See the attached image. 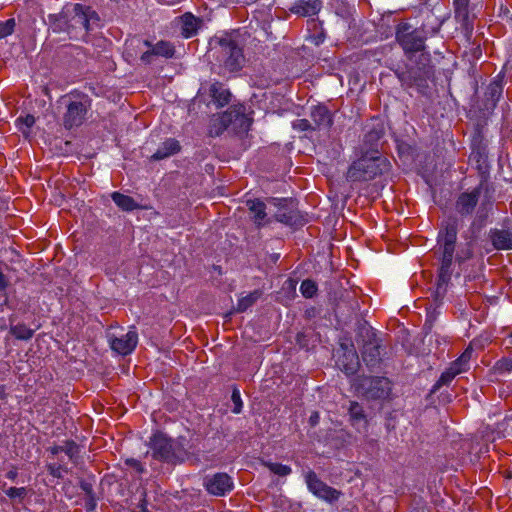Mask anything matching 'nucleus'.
Wrapping results in <instances>:
<instances>
[{"label":"nucleus","mask_w":512,"mask_h":512,"mask_svg":"<svg viewBox=\"0 0 512 512\" xmlns=\"http://www.w3.org/2000/svg\"><path fill=\"white\" fill-rule=\"evenodd\" d=\"M458 227V220L454 217H450L442 222L437 235L435 254L440 261L437 281L438 289L442 286H446L450 281L452 276L451 267L454 259L461 264L471 259L473 256L471 244H467L465 248L460 249L456 253Z\"/></svg>","instance_id":"obj_1"},{"label":"nucleus","mask_w":512,"mask_h":512,"mask_svg":"<svg viewBox=\"0 0 512 512\" xmlns=\"http://www.w3.org/2000/svg\"><path fill=\"white\" fill-rule=\"evenodd\" d=\"M391 167L389 160L377 150L367 151L349 166L346 178L353 182L371 181L387 172Z\"/></svg>","instance_id":"obj_2"},{"label":"nucleus","mask_w":512,"mask_h":512,"mask_svg":"<svg viewBox=\"0 0 512 512\" xmlns=\"http://www.w3.org/2000/svg\"><path fill=\"white\" fill-rule=\"evenodd\" d=\"M395 39L408 59H412L415 53L421 52L420 59L430 62V54L424 53L426 35L422 29L414 28L408 22H400L395 29Z\"/></svg>","instance_id":"obj_3"},{"label":"nucleus","mask_w":512,"mask_h":512,"mask_svg":"<svg viewBox=\"0 0 512 512\" xmlns=\"http://www.w3.org/2000/svg\"><path fill=\"white\" fill-rule=\"evenodd\" d=\"M91 108V99L83 93H71L68 97L66 111L62 122L65 129L71 130L80 127L86 120Z\"/></svg>","instance_id":"obj_4"},{"label":"nucleus","mask_w":512,"mask_h":512,"mask_svg":"<svg viewBox=\"0 0 512 512\" xmlns=\"http://www.w3.org/2000/svg\"><path fill=\"white\" fill-rule=\"evenodd\" d=\"M218 44L219 58L224 68L229 72L241 70L245 63V56L243 47L240 45L238 39L232 34H226L219 39Z\"/></svg>","instance_id":"obj_5"},{"label":"nucleus","mask_w":512,"mask_h":512,"mask_svg":"<svg viewBox=\"0 0 512 512\" xmlns=\"http://www.w3.org/2000/svg\"><path fill=\"white\" fill-rule=\"evenodd\" d=\"M305 482L308 490L317 498L334 503L342 496V492L322 481L313 470L305 474Z\"/></svg>","instance_id":"obj_6"},{"label":"nucleus","mask_w":512,"mask_h":512,"mask_svg":"<svg viewBox=\"0 0 512 512\" xmlns=\"http://www.w3.org/2000/svg\"><path fill=\"white\" fill-rule=\"evenodd\" d=\"M152 457L163 462H174L178 457L175 442L161 432L153 434L150 439Z\"/></svg>","instance_id":"obj_7"},{"label":"nucleus","mask_w":512,"mask_h":512,"mask_svg":"<svg viewBox=\"0 0 512 512\" xmlns=\"http://www.w3.org/2000/svg\"><path fill=\"white\" fill-rule=\"evenodd\" d=\"M482 191L483 182H481L472 191L462 192L461 194H459L455 202V209L457 213H459L461 216L472 215L479 202V197Z\"/></svg>","instance_id":"obj_8"},{"label":"nucleus","mask_w":512,"mask_h":512,"mask_svg":"<svg viewBox=\"0 0 512 512\" xmlns=\"http://www.w3.org/2000/svg\"><path fill=\"white\" fill-rule=\"evenodd\" d=\"M110 347L116 353L126 356L134 351L138 343V334L135 327L131 329L121 337H112L109 341Z\"/></svg>","instance_id":"obj_9"},{"label":"nucleus","mask_w":512,"mask_h":512,"mask_svg":"<svg viewBox=\"0 0 512 512\" xmlns=\"http://www.w3.org/2000/svg\"><path fill=\"white\" fill-rule=\"evenodd\" d=\"M310 118L314 130H329L334 124V115L328 107L319 103L311 107Z\"/></svg>","instance_id":"obj_10"},{"label":"nucleus","mask_w":512,"mask_h":512,"mask_svg":"<svg viewBox=\"0 0 512 512\" xmlns=\"http://www.w3.org/2000/svg\"><path fill=\"white\" fill-rule=\"evenodd\" d=\"M204 486L214 496H224L233 489V481L226 473H216L205 480Z\"/></svg>","instance_id":"obj_11"},{"label":"nucleus","mask_w":512,"mask_h":512,"mask_svg":"<svg viewBox=\"0 0 512 512\" xmlns=\"http://www.w3.org/2000/svg\"><path fill=\"white\" fill-rule=\"evenodd\" d=\"M469 2L470 0H453L455 19L465 31H472L473 29V18L469 12Z\"/></svg>","instance_id":"obj_12"},{"label":"nucleus","mask_w":512,"mask_h":512,"mask_svg":"<svg viewBox=\"0 0 512 512\" xmlns=\"http://www.w3.org/2000/svg\"><path fill=\"white\" fill-rule=\"evenodd\" d=\"M232 112L225 111L212 115L209 122L208 134L211 137L220 136L231 124Z\"/></svg>","instance_id":"obj_13"},{"label":"nucleus","mask_w":512,"mask_h":512,"mask_svg":"<svg viewBox=\"0 0 512 512\" xmlns=\"http://www.w3.org/2000/svg\"><path fill=\"white\" fill-rule=\"evenodd\" d=\"M391 390L390 381L385 377H372L369 380L367 395L372 399L386 398Z\"/></svg>","instance_id":"obj_14"},{"label":"nucleus","mask_w":512,"mask_h":512,"mask_svg":"<svg viewBox=\"0 0 512 512\" xmlns=\"http://www.w3.org/2000/svg\"><path fill=\"white\" fill-rule=\"evenodd\" d=\"M321 7V0H297L290 8V11L296 15L306 17L318 14Z\"/></svg>","instance_id":"obj_15"},{"label":"nucleus","mask_w":512,"mask_h":512,"mask_svg":"<svg viewBox=\"0 0 512 512\" xmlns=\"http://www.w3.org/2000/svg\"><path fill=\"white\" fill-rule=\"evenodd\" d=\"M489 237L495 249L512 250V232L510 230L492 229Z\"/></svg>","instance_id":"obj_16"},{"label":"nucleus","mask_w":512,"mask_h":512,"mask_svg":"<svg viewBox=\"0 0 512 512\" xmlns=\"http://www.w3.org/2000/svg\"><path fill=\"white\" fill-rule=\"evenodd\" d=\"M181 34L185 38L195 36L202 25V19L195 17L192 13L187 12L181 16Z\"/></svg>","instance_id":"obj_17"},{"label":"nucleus","mask_w":512,"mask_h":512,"mask_svg":"<svg viewBox=\"0 0 512 512\" xmlns=\"http://www.w3.org/2000/svg\"><path fill=\"white\" fill-rule=\"evenodd\" d=\"M209 94L217 107H224L231 100V93L220 82H214L210 85Z\"/></svg>","instance_id":"obj_18"},{"label":"nucleus","mask_w":512,"mask_h":512,"mask_svg":"<svg viewBox=\"0 0 512 512\" xmlns=\"http://www.w3.org/2000/svg\"><path fill=\"white\" fill-rule=\"evenodd\" d=\"M338 365L346 375H354L360 366L356 351H347L338 359Z\"/></svg>","instance_id":"obj_19"},{"label":"nucleus","mask_w":512,"mask_h":512,"mask_svg":"<svg viewBox=\"0 0 512 512\" xmlns=\"http://www.w3.org/2000/svg\"><path fill=\"white\" fill-rule=\"evenodd\" d=\"M181 149L179 142L176 139H167L151 156L152 160L158 161L177 154Z\"/></svg>","instance_id":"obj_20"},{"label":"nucleus","mask_w":512,"mask_h":512,"mask_svg":"<svg viewBox=\"0 0 512 512\" xmlns=\"http://www.w3.org/2000/svg\"><path fill=\"white\" fill-rule=\"evenodd\" d=\"M361 353L363 360L367 364L373 365L379 361L380 346L375 339L370 340L363 345Z\"/></svg>","instance_id":"obj_21"},{"label":"nucleus","mask_w":512,"mask_h":512,"mask_svg":"<svg viewBox=\"0 0 512 512\" xmlns=\"http://www.w3.org/2000/svg\"><path fill=\"white\" fill-rule=\"evenodd\" d=\"M146 46L152 47V44L149 41L144 42ZM154 54L155 56H160L164 58H172L175 54V48L173 44L169 41H159L154 46Z\"/></svg>","instance_id":"obj_22"},{"label":"nucleus","mask_w":512,"mask_h":512,"mask_svg":"<svg viewBox=\"0 0 512 512\" xmlns=\"http://www.w3.org/2000/svg\"><path fill=\"white\" fill-rule=\"evenodd\" d=\"M111 198L114 203L123 211H133L138 208L137 203L131 196L122 194L120 192H113L111 194Z\"/></svg>","instance_id":"obj_23"},{"label":"nucleus","mask_w":512,"mask_h":512,"mask_svg":"<svg viewBox=\"0 0 512 512\" xmlns=\"http://www.w3.org/2000/svg\"><path fill=\"white\" fill-rule=\"evenodd\" d=\"M74 12L75 15L73 17V20L75 24H79L82 26L85 30L89 29V14L92 12L89 7H86L82 4H75L74 5Z\"/></svg>","instance_id":"obj_24"},{"label":"nucleus","mask_w":512,"mask_h":512,"mask_svg":"<svg viewBox=\"0 0 512 512\" xmlns=\"http://www.w3.org/2000/svg\"><path fill=\"white\" fill-rule=\"evenodd\" d=\"M247 206L251 213H253V218L255 223L258 225L262 224V221L266 217V205L264 202L254 199V200H248Z\"/></svg>","instance_id":"obj_25"},{"label":"nucleus","mask_w":512,"mask_h":512,"mask_svg":"<svg viewBox=\"0 0 512 512\" xmlns=\"http://www.w3.org/2000/svg\"><path fill=\"white\" fill-rule=\"evenodd\" d=\"M9 333L18 340L27 341L33 337L34 330L24 323H18L10 326Z\"/></svg>","instance_id":"obj_26"},{"label":"nucleus","mask_w":512,"mask_h":512,"mask_svg":"<svg viewBox=\"0 0 512 512\" xmlns=\"http://www.w3.org/2000/svg\"><path fill=\"white\" fill-rule=\"evenodd\" d=\"M503 92V85L500 80H493L488 85L485 97L487 101H490L493 106H495L496 102L500 99Z\"/></svg>","instance_id":"obj_27"},{"label":"nucleus","mask_w":512,"mask_h":512,"mask_svg":"<svg viewBox=\"0 0 512 512\" xmlns=\"http://www.w3.org/2000/svg\"><path fill=\"white\" fill-rule=\"evenodd\" d=\"M261 294L262 293L259 290H255L249 293L248 295L240 298L236 306V312L246 311L260 298Z\"/></svg>","instance_id":"obj_28"},{"label":"nucleus","mask_w":512,"mask_h":512,"mask_svg":"<svg viewBox=\"0 0 512 512\" xmlns=\"http://www.w3.org/2000/svg\"><path fill=\"white\" fill-rule=\"evenodd\" d=\"M348 413L352 424L358 423L360 421H366L365 411L363 407L356 401L350 402Z\"/></svg>","instance_id":"obj_29"},{"label":"nucleus","mask_w":512,"mask_h":512,"mask_svg":"<svg viewBox=\"0 0 512 512\" xmlns=\"http://www.w3.org/2000/svg\"><path fill=\"white\" fill-rule=\"evenodd\" d=\"M455 377V372L447 368L444 372L441 373L439 379L433 385L432 392L438 391L442 386L449 385Z\"/></svg>","instance_id":"obj_30"},{"label":"nucleus","mask_w":512,"mask_h":512,"mask_svg":"<svg viewBox=\"0 0 512 512\" xmlns=\"http://www.w3.org/2000/svg\"><path fill=\"white\" fill-rule=\"evenodd\" d=\"M317 285L313 280H303L300 285V292L305 298H312L317 293Z\"/></svg>","instance_id":"obj_31"},{"label":"nucleus","mask_w":512,"mask_h":512,"mask_svg":"<svg viewBox=\"0 0 512 512\" xmlns=\"http://www.w3.org/2000/svg\"><path fill=\"white\" fill-rule=\"evenodd\" d=\"M264 465L273 473L279 476H287L291 473V467L281 463L265 462Z\"/></svg>","instance_id":"obj_32"},{"label":"nucleus","mask_w":512,"mask_h":512,"mask_svg":"<svg viewBox=\"0 0 512 512\" xmlns=\"http://www.w3.org/2000/svg\"><path fill=\"white\" fill-rule=\"evenodd\" d=\"M16 124L24 134H28L31 127L35 124V117L31 114H27L24 117H19L16 120Z\"/></svg>","instance_id":"obj_33"},{"label":"nucleus","mask_w":512,"mask_h":512,"mask_svg":"<svg viewBox=\"0 0 512 512\" xmlns=\"http://www.w3.org/2000/svg\"><path fill=\"white\" fill-rule=\"evenodd\" d=\"M494 370L498 374L512 372V358L503 357L497 360L494 364Z\"/></svg>","instance_id":"obj_34"},{"label":"nucleus","mask_w":512,"mask_h":512,"mask_svg":"<svg viewBox=\"0 0 512 512\" xmlns=\"http://www.w3.org/2000/svg\"><path fill=\"white\" fill-rule=\"evenodd\" d=\"M16 22L14 18L0 21V39L11 35L14 32Z\"/></svg>","instance_id":"obj_35"},{"label":"nucleus","mask_w":512,"mask_h":512,"mask_svg":"<svg viewBox=\"0 0 512 512\" xmlns=\"http://www.w3.org/2000/svg\"><path fill=\"white\" fill-rule=\"evenodd\" d=\"M292 128L299 132L315 131L312 122L305 118L293 121Z\"/></svg>","instance_id":"obj_36"},{"label":"nucleus","mask_w":512,"mask_h":512,"mask_svg":"<svg viewBox=\"0 0 512 512\" xmlns=\"http://www.w3.org/2000/svg\"><path fill=\"white\" fill-rule=\"evenodd\" d=\"M5 494L10 499H24L27 495V489L25 487H10L7 490H5Z\"/></svg>","instance_id":"obj_37"},{"label":"nucleus","mask_w":512,"mask_h":512,"mask_svg":"<svg viewBox=\"0 0 512 512\" xmlns=\"http://www.w3.org/2000/svg\"><path fill=\"white\" fill-rule=\"evenodd\" d=\"M63 452L72 459L79 452L78 445L73 440H68L63 445Z\"/></svg>","instance_id":"obj_38"},{"label":"nucleus","mask_w":512,"mask_h":512,"mask_svg":"<svg viewBox=\"0 0 512 512\" xmlns=\"http://www.w3.org/2000/svg\"><path fill=\"white\" fill-rule=\"evenodd\" d=\"M231 400L234 404L233 412L236 414L240 413L242 410L243 403L241 400L240 392L237 388L233 389L232 395H231Z\"/></svg>","instance_id":"obj_39"},{"label":"nucleus","mask_w":512,"mask_h":512,"mask_svg":"<svg viewBox=\"0 0 512 512\" xmlns=\"http://www.w3.org/2000/svg\"><path fill=\"white\" fill-rule=\"evenodd\" d=\"M448 368L450 370H452L453 372H455V374L457 376L458 374L465 372L468 368V365L465 363H462V361L459 358H457L456 360L451 362V364Z\"/></svg>","instance_id":"obj_40"},{"label":"nucleus","mask_w":512,"mask_h":512,"mask_svg":"<svg viewBox=\"0 0 512 512\" xmlns=\"http://www.w3.org/2000/svg\"><path fill=\"white\" fill-rule=\"evenodd\" d=\"M48 468V471L49 473L53 476V477H61V466H56L54 464H49L47 466Z\"/></svg>","instance_id":"obj_41"},{"label":"nucleus","mask_w":512,"mask_h":512,"mask_svg":"<svg viewBox=\"0 0 512 512\" xmlns=\"http://www.w3.org/2000/svg\"><path fill=\"white\" fill-rule=\"evenodd\" d=\"M472 355L471 348H467L458 358L462 361V363H465L468 365Z\"/></svg>","instance_id":"obj_42"},{"label":"nucleus","mask_w":512,"mask_h":512,"mask_svg":"<svg viewBox=\"0 0 512 512\" xmlns=\"http://www.w3.org/2000/svg\"><path fill=\"white\" fill-rule=\"evenodd\" d=\"M153 56H155V54L154 49L152 48L151 50H148L141 55V60L145 63H149Z\"/></svg>","instance_id":"obj_43"},{"label":"nucleus","mask_w":512,"mask_h":512,"mask_svg":"<svg viewBox=\"0 0 512 512\" xmlns=\"http://www.w3.org/2000/svg\"><path fill=\"white\" fill-rule=\"evenodd\" d=\"M320 415L319 412L314 411L309 417V423L312 427L316 426L319 423Z\"/></svg>","instance_id":"obj_44"},{"label":"nucleus","mask_w":512,"mask_h":512,"mask_svg":"<svg viewBox=\"0 0 512 512\" xmlns=\"http://www.w3.org/2000/svg\"><path fill=\"white\" fill-rule=\"evenodd\" d=\"M127 464L133 466L139 472H143L142 464L138 460H135V459L127 460Z\"/></svg>","instance_id":"obj_45"},{"label":"nucleus","mask_w":512,"mask_h":512,"mask_svg":"<svg viewBox=\"0 0 512 512\" xmlns=\"http://www.w3.org/2000/svg\"><path fill=\"white\" fill-rule=\"evenodd\" d=\"M7 286H8V283L5 278V275L2 272H0V292H5Z\"/></svg>","instance_id":"obj_46"},{"label":"nucleus","mask_w":512,"mask_h":512,"mask_svg":"<svg viewBox=\"0 0 512 512\" xmlns=\"http://www.w3.org/2000/svg\"><path fill=\"white\" fill-rule=\"evenodd\" d=\"M18 476V471L16 467H13L6 473V477L12 481H14Z\"/></svg>","instance_id":"obj_47"},{"label":"nucleus","mask_w":512,"mask_h":512,"mask_svg":"<svg viewBox=\"0 0 512 512\" xmlns=\"http://www.w3.org/2000/svg\"><path fill=\"white\" fill-rule=\"evenodd\" d=\"M50 452H51L53 455H56V454H58V453H60V452H63V446H58V445H56V446H54V447H51Z\"/></svg>","instance_id":"obj_48"},{"label":"nucleus","mask_w":512,"mask_h":512,"mask_svg":"<svg viewBox=\"0 0 512 512\" xmlns=\"http://www.w3.org/2000/svg\"><path fill=\"white\" fill-rule=\"evenodd\" d=\"M6 397V388L4 385H0V399H4Z\"/></svg>","instance_id":"obj_49"},{"label":"nucleus","mask_w":512,"mask_h":512,"mask_svg":"<svg viewBox=\"0 0 512 512\" xmlns=\"http://www.w3.org/2000/svg\"><path fill=\"white\" fill-rule=\"evenodd\" d=\"M280 221H281V222H285V223H288V222H289V220H288V218L286 217V215H285V214H284V215H282V217L280 218Z\"/></svg>","instance_id":"obj_50"},{"label":"nucleus","mask_w":512,"mask_h":512,"mask_svg":"<svg viewBox=\"0 0 512 512\" xmlns=\"http://www.w3.org/2000/svg\"><path fill=\"white\" fill-rule=\"evenodd\" d=\"M509 337L512 339V332L509 334Z\"/></svg>","instance_id":"obj_51"}]
</instances>
